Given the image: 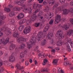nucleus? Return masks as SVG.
<instances>
[{"label":"nucleus","mask_w":73,"mask_h":73,"mask_svg":"<svg viewBox=\"0 0 73 73\" xmlns=\"http://www.w3.org/2000/svg\"><path fill=\"white\" fill-rule=\"evenodd\" d=\"M63 8H64V7L62 6H60L58 8H56L55 10V13L56 14L57 13H59V12H61L62 11H63V14H68L70 12H71V13H73V8H71L69 10L66 9H64L63 10Z\"/></svg>","instance_id":"f257e3e1"},{"label":"nucleus","mask_w":73,"mask_h":73,"mask_svg":"<svg viewBox=\"0 0 73 73\" xmlns=\"http://www.w3.org/2000/svg\"><path fill=\"white\" fill-rule=\"evenodd\" d=\"M26 0H17L16 2H15L16 4L18 5H20L22 7L19 8L18 7H15L13 9L14 11H19L23 9V8L25 7V5H23L24 2L23 1H25Z\"/></svg>","instance_id":"f03ea898"},{"label":"nucleus","mask_w":73,"mask_h":73,"mask_svg":"<svg viewBox=\"0 0 73 73\" xmlns=\"http://www.w3.org/2000/svg\"><path fill=\"white\" fill-rule=\"evenodd\" d=\"M36 37L32 36L31 37L28 42H27V48L30 49L33 45H34L36 43Z\"/></svg>","instance_id":"7ed1b4c3"},{"label":"nucleus","mask_w":73,"mask_h":73,"mask_svg":"<svg viewBox=\"0 0 73 73\" xmlns=\"http://www.w3.org/2000/svg\"><path fill=\"white\" fill-rule=\"evenodd\" d=\"M13 36L14 37H17V41L20 44V43H22L23 41H26L25 38L22 36L19 37V35L16 33V32L13 33Z\"/></svg>","instance_id":"20e7f679"},{"label":"nucleus","mask_w":73,"mask_h":73,"mask_svg":"<svg viewBox=\"0 0 73 73\" xmlns=\"http://www.w3.org/2000/svg\"><path fill=\"white\" fill-rule=\"evenodd\" d=\"M1 31L4 32L5 33H6L7 36H10L12 35L11 29L8 28V27L3 28L0 29V37L2 36L3 35V33L1 32Z\"/></svg>","instance_id":"39448f33"},{"label":"nucleus","mask_w":73,"mask_h":73,"mask_svg":"<svg viewBox=\"0 0 73 73\" xmlns=\"http://www.w3.org/2000/svg\"><path fill=\"white\" fill-rule=\"evenodd\" d=\"M40 8H39L33 12V15L32 16V19H30V20H28L27 21H26V25H29V24H30L31 23H32V21H35L36 19L37 16L36 15V13H37L38 12H39V11H40Z\"/></svg>","instance_id":"423d86ee"},{"label":"nucleus","mask_w":73,"mask_h":73,"mask_svg":"<svg viewBox=\"0 0 73 73\" xmlns=\"http://www.w3.org/2000/svg\"><path fill=\"white\" fill-rule=\"evenodd\" d=\"M56 37H58L59 39H62L65 37V35L63 34L62 31L60 30H59L56 33Z\"/></svg>","instance_id":"0eeeda50"},{"label":"nucleus","mask_w":73,"mask_h":73,"mask_svg":"<svg viewBox=\"0 0 73 73\" xmlns=\"http://www.w3.org/2000/svg\"><path fill=\"white\" fill-rule=\"evenodd\" d=\"M45 36H46V34H44L42 31H40L39 32L37 35L38 41H41L42 40V38L44 37Z\"/></svg>","instance_id":"6e6552de"},{"label":"nucleus","mask_w":73,"mask_h":73,"mask_svg":"<svg viewBox=\"0 0 73 73\" xmlns=\"http://www.w3.org/2000/svg\"><path fill=\"white\" fill-rule=\"evenodd\" d=\"M9 38L8 37L5 40L4 38H2L1 39H0V44L3 43L4 45H5L9 42Z\"/></svg>","instance_id":"1a4fd4ad"},{"label":"nucleus","mask_w":73,"mask_h":73,"mask_svg":"<svg viewBox=\"0 0 73 73\" xmlns=\"http://www.w3.org/2000/svg\"><path fill=\"white\" fill-rule=\"evenodd\" d=\"M42 6V5H41L38 4L37 3H34L33 4V8L34 9H36L38 8V9H39V8H41Z\"/></svg>","instance_id":"9d476101"},{"label":"nucleus","mask_w":73,"mask_h":73,"mask_svg":"<svg viewBox=\"0 0 73 73\" xmlns=\"http://www.w3.org/2000/svg\"><path fill=\"white\" fill-rule=\"evenodd\" d=\"M61 20V15H60L58 14L56 16H55V20L54 23L58 24Z\"/></svg>","instance_id":"9b49d317"},{"label":"nucleus","mask_w":73,"mask_h":73,"mask_svg":"<svg viewBox=\"0 0 73 73\" xmlns=\"http://www.w3.org/2000/svg\"><path fill=\"white\" fill-rule=\"evenodd\" d=\"M31 28L30 26H29L26 27L25 30L23 31V32L24 34H27V33H29L31 32Z\"/></svg>","instance_id":"f8f14e48"},{"label":"nucleus","mask_w":73,"mask_h":73,"mask_svg":"<svg viewBox=\"0 0 73 73\" xmlns=\"http://www.w3.org/2000/svg\"><path fill=\"white\" fill-rule=\"evenodd\" d=\"M64 65L65 66H67V65H68L69 66V67L70 68V69L72 70L73 69V64L67 61L65 62H64Z\"/></svg>","instance_id":"ddd939ff"},{"label":"nucleus","mask_w":73,"mask_h":73,"mask_svg":"<svg viewBox=\"0 0 73 73\" xmlns=\"http://www.w3.org/2000/svg\"><path fill=\"white\" fill-rule=\"evenodd\" d=\"M53 36V33L52 32L49 33L46 35V37L49 40H51Z\"/></svg>","instance_id":"4468645a"},{"label":"nucleus","mask_w":73,"mask_h":73,"mask_svg":"<svg viewBox=\"0 0 73 73\" xmlns=\"http://www.w3.org/2000/svg\"><path fill=\"white\" fill-rule=\"evenodd\" d=\"M24 11L25 12H28V13H31L32 11V8L30 7L29 8H26L24 9Z\"/></svg>","instance_id":"2eb2a0df"},{"label":"nucleus","mask_w":73,"mask_h":73,"mask_svg":"<svg viewBox=\"0 0 73 73\" xmlns=\"http://www.w3.org/2000/svg\"><path fill=\"white\" fill-rule=\"evenodd\" d=\"M15 60V57L13 56V55H11L9 57V61L11 62H14V61Z\"/></svg>","instance_id":"dca6fc26"},{"label":"nucleus","mask_w":73,"mask_h":73,"mask_svg":"<svg viewBox=\"0 0 73 73\" xmlns=\"http://www.w3.org/2000/svg\"><path fill=\"white\" fill-rule=\"evenodd\" d=\"M15 68L16 69H17L21 70V69H24V67L23 66H21L19 64H17L16 65Z\"/></svg>","instance_id":"f3484780"},{"label":"nucleus","mask_w":73,"mask_h":73,"mask_svg":"<svg viewBox=\"0 0 73 73\" xmlns=\"http://www.w3.org/2000/svg\"><path fill=\"white\" fill-rule=\"evenodd\" d=\"M72 33H73V30L70 29L67 32V35L68 36H71Z\"/></svg>","instance_id":"a211bd4d"},{"label":"nucleus","mask_w":73,"mask_h":73,"mask_svg":"<svg viewBox=\"0 0 73 73\" xmlns=\"http://www.w3.org/2000/svg\"><path fill=\"white\" fill-rule=\"evenodd\" d=\"M69 25H64L63 26H62V28L63 29H65V30H68L69 28Z\"/></svg>","instance_id":"6ab92c4d"},{"label":"nucleus","mask_w":73,"mask_h":73,"mask_svg":"<svg viewBox=\"0 0 73 73\" xmlns=\"http://www.w3.org/2000/svg\"><path fill=\"white\" fill-rule=\"evenodd\" d=\"M15 47H16L15 45L13 44H12L9 47V49L10 50H13V49H14L15 48Z\"/></svg>","instance_id":"aec40b11"},{"label":"nucleus","mask_w":73,"mask_h":73,"mask_svg":"<svg viewBox=\"0 0 73 73\" xmlns=\"http://www.w3.org/2000/svg\"><path fill=\"white\" fill-rule=\"evenodd\" d=\"M24 17V14L23 13H20L17 16V18L18 19H21L22 18Z\"/></svg>","instance_id":"412c9836"},{"label":"nucleus","mask_w":73,"mask_h":73,"mask_svg":"<svg viewBox=\"0 0 73 73\" xmlns=\"http://www.w3.org/2000/svg\"><path fill=\"white\" fill-rule=\"evenodd\" d=\"M48 3L49 4H51V5H54L55 3V0H50L48 1Z\"/></svg>","instance_id":"4be33fe9"},{"label":"nucleus","mask_w":73,"mask_h":73,"mask_svg":"<svg viewBox=\"0 0 73 73\" xmlns=\"http://www.w3.org/2000/svg\"><path fill=\"white\" fill-rule=\"evenodd\" d=\"M46 41L45 39L42 40L40 43V45L41 46H44V45L46 44Z\"/></svg>","instance_id":"5701e85b"},{"label":"nucleus","mask_w":73,"mask_h":73,"mask_svg":"<svg viewBox=\"0 0 73 73\" xmlns=\"http://www.w3.org/2000/svg\"><path fill=\"white\" fill-rule=\"evenodd\" d=\"M49 29V25H48V26H46L45 28L43 30V32H47V31H48V29Z\"/></svg>","instance_id":"b1692460"},{"label":"nucleus","mask_w":73,"mask_h":73,"mask_svg":"<svg viewBox=\"0 0 73 73\" xmlns=\"http://www.w3.org/2000/svg\"><path fill=\"white\" fill-rule=\"evenodd\" d=\"M26 21H27L25 19L21 20L19 22V25H21V24H24V23H25L26 22Z\"/></svg>","instance_id":"393cba45"},{"label":"nucleus","mask_w":73,"mask_h":73,"mask_svg":"<svg viewBox=\"0 0 73 73\" xmlns=\"http://www.w3.org/2000/svg\"><path fill=\"white\" fill-rule=\"evenodd\" d=\"M1 15H3V13H0V21H1V20H4L5 19V16H1Z\"/></svg>","instance_id":"a878e982"},{"label":"nucleus","mask_w":73,"mask_h":73,"mask_svg":"<svg viewBox=\"0 0 73 73\" xmlns=\"http://www.w3.org/2000/svg\"><path fill=\"white\" fill-rule=\"evenodd\" d=\"M46 16H47V17L48 18L49 16H51L50 17V19H51L52 17L53 16V14H52L50 12L49 14H47L46 15Z\"/></svg>","instance_id":"bb28decb"},{"label":"nucleus","mask_w":73,"mask_h":73,"mask_svg":"<svg viewBox=\"0 0 73 73\" xmlns=\"http://www.w3.org/2000/svg\"><path fill=\"white\" fill-rule=\"evenodd\" d=\"M62 42V40H59L56 42V44L58 46H61Z\"/></svg>","instance_id":"cd10ccee"},{"label":"nucleus","mask_w":73,"mask_h":73,"mask_svg":"<svg viewBox=\"0 0 73 73\" xmlns=\"http://www.w3.org/2000/svg\"><path fill=\"white\" fill-rule=\"evenodd\" d=\"M25 27L24 25H21L20 26L19 29V31H22L23 29Z\"/></svg>","instance_id":"c85d7f7f"},{"label":"nucleus","mask_w":73,"mask_h":73,"mask_svg":"<svg viewBox=\"0 0 73 73\" xmlns=\"http://www.w3.org/2000/svg\"><path fill=\"white\" fill-rule=\"evenodd\" d=\"M25 46V45L24 44H21L19 47L20 49H23L24 47Z\"/></svg>","instance_id":"c756f323"},{"label":"nucleus","mask_w":73,"mask_h":73,"mask_svg":"<svg viewBox=\"0 0 73 73\" xmlns=\"http://www.w3.org/2000/svg\"><path fill=\"white\" fill-rule=\"evenodd\" d=\"M20 58H24L25 57V54H24V53L21 52L20 53Z\"/></svg>","instance_id":"7c9ffc66"},{"label":"nucleus","mask_w":73,"mask_h":73,"mask_svg":"<svg viewBox=\"0 0 73 73\" xmlns=\"http://www.w3.org/2000/svg\"><path fill=\"white\" fill-rule=\"evenodd\" d=\"M15 20L13 19H11V21H10V25H15Z\"/></svg>","instance_id":"2f4dec72"},{"label":"nucleus","mask_w":73,"mask_h":73,"mask_svg":"<svg viewBox=\"0 0 73 73\" xmlns=\"http://www.w3.org/2000/svg\"><path fill=\"white\" fill-rule=\"evenodd\" d=\"M48 69L47 68H44L43 69L41 70V71L42 72H48Z\"/></svg>","instance_id":"473e14b6"},{"label":"nucleus","mask_w":73,"mask_h":73,"mask_svg":"<svg viewBox=\"0 0 73 73\" xmlns=\"http://www.w3.org/2000/svg\"><path fill=\"white\" fill-rule=\"evenodd\" d=\"M58 73H60H60H64V72L63 71V70H61L60 69V68L58 67Z\"/></svg>","instance_id":"72a5a7b5"},{"label":"nucleus","mask_w":73,"mask_h":73,"mask_svg":"<svg viewBox=\"0 0 73 73\" xmlns=\"http://www.w3.org/2000/svg\"><path fill=\"white\" fill-rule=\"evenodd\" d=\"M58 62V60L57 59H54L52 61V64H56Z\"/></svg>","instance_id":"f704fd0d"},{"label":"nucleus","mask_w":73,"mask_h":73,"mask_svg":"<svg viewBox=\"0 0 73 73\" xmlns=\"http://www.w3.org/2000/svg\"><path fill=\"white\" fill-rule=\"evenodd\" d=\"M48 62V60L47 59H45L43 60V62H42V64L43 65H45V64L46 62Z\"/></svg>","instance_id":"c9c22d12"},{"label":"nucleus","mask_w":73,"mask_h":73,"mask_svg":"<svg viewBox=\"0 0 73 73\" xmlns=\"http://www.w3.org/2000/svg\"><path fill=\"white\" fill-rule=\"evenodd\" d=\"M59 3H56L53 7V9H55V8H57V7H58V6L59 5Z\"/></svg>","instance_id":"e433bc0d"},{"label":"nucleus","mask_w":73,"mask_h":73,"mask_svg":"<svg viewBox=\"0 0 73 73\" xmlns=\"http://www.w3.org/2000/svg\"><path fill=\"white\" fill-rule=\"evenodd\" d=\"M4 10L5 11H6V12H10V11H11V9H9V8H5L4 9Z\"/></svg>","instance_id":"4c0bfd02"},{"label":"nucleus","mask_w":73,"mask_h":73,"mask_svg":"<svg viewBox=\"0 0 73 73\" xmlns=\"http://www.w3.org/2000/svg\"><path fill=\"white\" fill-rule=\"evenodd\" d=\"M9 16L10 17H12L13 16H15V13L13 12H11L9 14Z\"/></svg>","instance_id":"58836bf2"},{"label":"nucleus","mask_w":73,"mask_h":73,"mask_svg":"<svg viewBox=\"0 0 73 73\" xmlns=\"http://www.w3.org/2000/svg\"><path fill=\"white\" fill-rule=\"evenodd\" d=\"M40 23H35V26L36 27H38L40 26Z\"/></svg>","instance_id":"ea45409f"},{"label":"nucleus","mask_w":73,"mask_h":73,"mask_svg":"<svg viewBox=\"0 0 73 73\" xmlns=\"http://www.w3.org/2000/svg\"><path fill=\"white\" fill-rule=\"evenodd\" d=\"M53 21H54V20H53V19H51L50 20L49 23V24L51 25V24H53Z\"/></svg>","instance_id":"a19ab883"},{"label":"nucleus","mask_w":73,"mask_h":73,"mask_svg":"<svg viewBox=\"0 0 73 73\" xmlns=\"http://www.w3.org/2000/svg\"><path fill=\"white\" fill-rule=\"evenodd\" d=\"M3 61L2 60L0 59V67H1L2 65H3Z\"/></svg>","instance_id":"79ce46f5"},{"label":"nucleus","mask_w":73,"mask_h":73,"mask_svg":"<svg viewBox=\"0 0 73 73\" xmlns=\"http://www.w3.org/2000/svg\"><path fill=\"white\" fill-rule=\"evenodd\" d=\"M37 52L38 53V56L41 55L42 53L41 51H40L39 50H37Z\"/></svg>","instance_id":"37998d69"},{"label":"nucleus","mask_w":73,"mask_h":73,"mask_svg":"<svg viewBox=\"0 0 73 73\" xmlns=\"http://www.w3.org/2000/svg\"><path fill=\"white\" fill-rule=\"evenodd\" d=\"M44 11L45 12H48L49 11L48 8L46 7V8L44 9Z\"/></svg>","instance_id":"c03bdc74"},{"label":"nucleus","mask_w":73,"mask_h":73,"mask_svg":"<svg viewBox=\"0 0 73 73\" xmlns=\"http://www.w3.org/2000/svg\"><path fill=\"white\" fill-rule=\"evenodd\" d=\"M70 21L72 24L73 25V19L71 18L70 19Z\"/></svg>","instance_id":"a18cd8bd"},{"label":"nucleus","mask_w":73,"mask_h":73,"mask_svg":"<svg viewBox=\"0 0 73 73\" xmlns=\"http://www.w3.org/2000/svg\"><path fill=\"white\" fill-rule=\"evenodd\" d=\"M3 54H4V52H3V51L1 50H0V57H1V56H2Z\"/></svg>","instance_id":"49530a36"},{"label":"nucleus","mask_w":73,"mask_h":73,"mask_svg":"<svg viewBox=\"0 0 73 73\" xmlns=\"http://www.w3.org/2000/svg\"><path fill=\"white\" fill-rule=\"evenodd\" d=\"M47 4L48 3L45 1H44L43 3V5H47Z\"/></svg>","instance_id":"de8ad7c7"},{"label":"nucleus","mask_w":73,"mask_h":73,"mask_svg":"<svg viewBox=\"0 0 73 73\" xmlns=\"http://www.w3.org/2000/svg\"><path fill=\"white\" fill-rule=\"evenodd\" d=\"M29 62H28L27 61H26L25 62V65L26 66H28L29 65Z\"/></svg>","instance_id":"09e8293b"},{"label":"nucleus","mask_w":73,"mask_h":73,"mask_svg":"<svg viewBox=\"0 0 73 73\" xmlns=\"http://www.w3.org/2000/svg\"><path fill=\"white\" fill-rule=\"evenodd\" d=\"M51 52L52 53H54L53 54H54V53L56 52V50L55 49H53L52 50H51Z\"/></svg>","instance_id":"8fccbe9b"},{"label":"nucleus","mask_w":73,"mask_h":73,"mask_svg":"<svg viewBox=\"0 0 73 73\" xmlns=\"http://www.w3.org/2000/svg\"><path fill=\"white\" fill-rule=\"evenodd\" d=\"M13 7V6L12 5H9L8 6V8H12Z\"/></svg>","instance_id":"3c124183"},{"label":"nucleus","mask_w":73,"mask_h":73,"mask_svg":"<svg viewBox=\"0 0 73 73\" xmlns=\"http://www.w3.org/2000/svg\"><path fill=\"white\" fill-rule=\"evenodd\" d=\"M33 0H29L28 1V4L29 5H31V4H31V3H32L31 1H32Z\"/></svg>","instance_id":"603ef678"},{"label":"nucleus","mask_w":73,"mask_h":73,"mask_svg":"<svg viewBox=\"0 0 73 73\" xmlns=\"http://www.w3.org/2000/svg\"><path fill=\"white\" fill-rule=\"evenodd\" d=\"M38 1H39V3L41 4V3H42L43 2L44 0H38Z\"/></svg>","instance_id":"864d4df0"},{"label":"nucleus","mask_w":73,"mask_h":73,"mask_svg":"<svg viewBox=\"0 0 73 73\" xmlns=\"http://www.w3.org/2000/svg\"><path fill=\"white\" fill-rule=\"evenodd\" d=\"M60 0V2L61 3H64L65 2V0Z\"/></svg>","instance_id":"5fc2aeb1"},{"label":"nucleus","mask_w":73,"mask_h":73,"mask_svg":"<svg viewBox=\"0 0 73 73\" xmlns=\"http://www.w3.org/2000/svg\"><path fill=\"white\" fill-rule=\"evenodd\" d=\"M4 70V69L3 68H1V69L0 70V73H2V72H3Z\"/></svg>","instance_id":"6e6d98bb"},{"label":"nucleus","mask_w":73,"mask_h":73,"mask_svg":"<svg viewBox=\"0 0 73 73\" xmlns=\"http://www.w3.org/2000/svg\"><path fill=\"white\" fill-rule=\"evenodd\" d=\"M70 5L73 6V0L70 2Z\"/></svg>","instance_id":"4d7b16f0"},{"label":"nucleus","mask_w":73,"mask_h":73,"mask_svg":"<svg viewBox=\"0 0 73 73\" xmlns=\"http://www.w3.org/2000/svg\"><path fill=\"white\" fill-rule=\"evenodd\" d=\"M29 62H30V63H32L33 62V60L31 59H30L29 60Z\"/></svg>","instance_id":"13d9d810"},{"label":"nucleus","mask_w":73,"mask_h":73,"mask_svg":"<svg viewBox=\"0 0 73 73\" xmlns=\"http://www.w3.org/2000/svg\"><path fill=\"white\" fill-rule=\"evenodd\" d=\"M38 49V46H37L36 47V48L34 50V51H36V49Z\"/></svg>","instance_id":"bf43d9fd"},{"label":"nucleus","mask_w":73,"mask_h":73,"mask_svg":"<svg viewBox=\"0 0 73 73\" xmlns=\"http://www.w3.org/2000/svg\"><path fill=\"white\" fill-rule=\"evenodd\" d=\"M15 50L17 51V52H19V48H15Z\"/></svg>","instance_id":"052dcab7"},{"label":"nucleus","mask_w":73,"mask_h":73,"mask_svg":"<svg viewBox=\"0 0 73 73\" xmlns=\"http://www.w3.org/2000/svg\"><path fill=\"white\" fill-rule=\"evenodd\" d=\"M41 13H39L38 14V17H41Z\"/></svg>","instance_id":"680f3d73"},{"label":"nucleus","mask_w":73,"mask_h":73,"mask_svg":"<svg viewBox=\"0 0 73 73\" xmlns=\"http://www.w3.org/2000/svg\"><path fill=\"white\" fill-rule=\"evenodd\" d=\"M4 22L2 21H1L0 22V25H1L2 24H4Z\"/></svg>","instance_id":"e2e57ef3"},{"label":"nucleus","mask_w":73,"mask_h":73,"mask_svg":"<svg viewBox=\"0 0 73 73\" xmlns=\"http://www.w3.org/2000/svg\"><path fill=\"white\" fill-rule=\"evenodd\" d=\"M35 65H36V64H37V60H35Z\"/></svg>","instance_id":"0e129e2a"},{"label":"nucleus","mask_w":73,"mask_h":73,"mask_svg":"<svg viewBox=\"0 0 73 73\" xmlns=\"http://www.w3.org/2000/svg\"><path fill=\"white\" fill-rule=\"evenodd\" d=\"M53 42H54V41H53V39L51 40L50 41V43H51V44H53Z\"/></svg>","instance_id":"69168bd1"},{"label":"nucleus","mask_w":73,"mask_h":73,"mask_svg":"<svg viewBox=\"0 0 73 73\" xmlns=\"http://www.w3.org/2000/svg\"><path fill=\"white\" fill-rule=\"evenodd\" d=\"M36 73H40V71L39 70H36L35 71Z\"/></svg>","instance_id":"338daca9"},{"label":"nucleus","mask_w":73,"mask_h":73,"mask_svg":"<svg viewBox=\"0 0 73 73\" xmlns=\"http://www.w3.org/2000/svg\"><path fill=\"white\" fill-rule=\"evenodd\" d=\"M15 73H19V72L18 70H16L15 71Z\"/></svg>","instance_id":"774afa93"}]
</instances>
